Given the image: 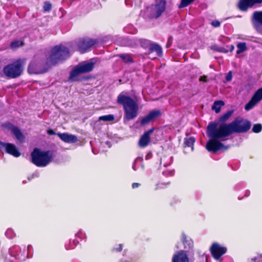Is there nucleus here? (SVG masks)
Instances as JSON below:
<instances>
[{"label": "nucleus", "instance_id": "6", "mask_svg": "<svg viewBox=\"0 0 262 262\" xmlns=\"http://www.w3.org/2000/svg\"><path fill=\"white\" fill-rule=\"evenodd\" d=\"M166 5L165 0H156L148 8L150 17L158 18L161 16L166 10Z\"/></svg>", "mask_w": 262, "mask_h": 262}, {"label": "nucleus", "instance_id": "3", "mask_svg": "<svg viewBox=\"0 0 262 262\" xmlns=\"http://www.w3.org/2000/svg\"><path fill=\"white\" fill-rule=\"evenodd\" d=\"M69 56L68 49L62 45L56 46L53 48L47 57V63L53 65L61 61Z\"/></svg>", "mask_w": 262, "mask_h": 262}, {"label": "nucleus", "instance_id": "30", "mask_svg": "<svg viewBox=\"0 0 262 262\" xmlns=\"http://www.w3.org/2000/svg\"><path fill=\"white\" fill-rule=\"evenodd\" d=\"M114 120V116L113 115H107L102 116L99 117V120L103 121H112Z\"/></svg>", "mask_w": 262, "mask_h": 262}, {"label": "nucleus", "instance_id": "17", "mask_svg": "<svg viewBox=\"0 0 262 262\" xmlns=\"http://www.w3.org/2000/svg\"><path fill=\"white\" fill-rule=\"evenodd\" d=\"M4 149H5L8 154L14 157H18L20 155V152L17 150L16 146L13 144L6 143Z\"/></svg>", "mask_w": 262, "mask_h": 262}, {"label": "nucleus", "instance_id": "49", "mask_svg": "<svg viewBox=\"0 0 262 262\" xmlns=\"http://www.w3.org/2000/svg\"><path fill=\"white\" fill-rule=\"evenodd\" d=\"M32 248V246L31 245H28V250H30L31 248Z\"/></svg>", "mask_w": 262, "mask_h": 262}, {"label": "nucleus", "instance_id": "46", "mask_svg": "<svg viewBox=\"0 0 262 262\" xmlns=\"http://www.w3.org/2000/svg\"><path fill=\"white\" fill-rule=\"evenodd\" d=\"M38 176H39V173L38 172H36L32 174V178H33L34 177H38Z\"/></svg>", "mask_w": 262, "mask_h": 262}, {"label": "nucleus", "instance_id": "7", "mask_svg": "<svg viewBox=\"0 0 262 262\" xmlns=\"http://www.w3.org/2000/svg\"><path fill=\"white\" fill-rule=\"evenodd\" d=\"M47 61H43L40 59H33L28 68V71L30 74H40L46 70Z\"/></svg>", "mask_w": 262, "mask_h": 262}, {"label": "nucleus", "instance_id": "20", "mask_svg": "<svg viewBox=\"0 0 262 262\" xmlns=\"http://www.w3.org/2000/svg\"><path fill=\"white\" fill-rule=\"evenodd\" d=\"M81 74H82V73H81L80 69H79L77 66H76L70 73L69 80L71 81L77 80V77Z\"/></svg>", "mask_w": 262, "mask_h": 262}, {"label": "nucleus", "instance_id": "25", "mask_svg": "<svg viewBox=\"0 0 262 262\" xmlns=\"http://www.w3.org/2000/svg\"><path fill=\"white\" fill-rule=\"evenodd\" d=\"M224 104L225 103L223 101H216L214 102L212 106V109L214 110L216 113H219L221 111V106L224 105Z\"/></svg>", "mask_w": 262, "mask_h": 262}, {"label": "nucleus", "instance_id": "34", "mask_svg": "<svg viewBox=\"0 0 262 262\" xmlns=\"http://www.w3.org/2000/svg\"><path fill=\"white\" fill-rule=\"evenodd\" d=\"M252 262H260L262 261V254H258L251 259Z\"/></svg>", "mask_w": 262, "mask_h": 262}, {"label": "nucleus", "instance_id": "5", "mask_svg": "<svg viewBox=\"0 0 262 262\" xmlns=\"http://www.w3.org/2000/svg\"><path fill=\"white\" fill-rule=\"evenodd\" d=\"M24 60L18 59L3 68L4 75L9 78H15L21 75L24 70Z\"/></svg>", "mask_w": 262, "mask_h": 262}, {"label": "nucleus", "instance_id": "27", "mask_svg": "<svg viewBox=\"0 0 262 262\" xmlns=\"http://www.w3.org/2000/svg\"><path fill=\"white\" fill-rule=\"evenodd\" d=\"M237 50L236 54H239L247 50L246 43L245 42H239L237 45Z\"/></svg>", "mask_w": 262, "mask_h": 262}, {"label": "nucleus", "instance_id": "2", "mask_svg": "<svg viewBox=\"0 0 262 262\" xmlns=\"http://www.w3.org/2000/svg\"><path fill=\"white\" fill-rule=\"evenodd\" d=\"M117 101L123 106L124 118L126 120H133L136 118L138 111V105L136 101L124 93H121L118 96Z\"/></svg>", "mask_w": 262, "mask_h": 262}, {"label": "nucleus", "instance_id": "36", "mask_svg": "<svg viewBox=\"0 0 262 262\" xmlns=\"http://www.w3.org/2000/svg\"><path fill=\"white\" fill-rule=\"evenodd\" d=\"M232 78V72L229 71L226 76V80L227 81H230L231 80Z\"/></svg>", "mask_w": 262, "mask_h": 262}, {"label": "nucleus", "instance_id": "45", "mask_svg": "<svg viewBox=\"0 0 262 262\" xmlns=\"http://www.w3.org/2000/svg\"><path fill=\"white\" fill-rule=\"evenodd\" d=\"M252 3H253V4L254 5L255 4H259V3H262V0H251Z\"/></svg>", "mask_w": 262, "mask_h": 262}, {"label": "nucleus", "instance_id": "41", "mask_svg": "<svg viewBox=\"0 0 262 262\" xmlns=\"http://www.w3.org/2000/svg\"><path fill=\"white\" fill-rule=\"evenodd\" d=\"M140 184L138 183H134L132 184V188H136L139 187Z\"/></svg>", "mask_w": 262, "mask_h": 262}, {"label": "nucleus", "instance_id": "31", "mask_svg": "<svg viewBox=\"0 0 262 262\" xmlns=\"http://www.w3.org/2000/svg\"><path fill=\"white\" fill-rule=\"evenodd\" d=\"M194 0H181V3L180 5V8H184L187 6L189 4L192 3Z\"/></svg>", "mask_w": 262, "mask_h": 262}, {"label": "nucleus", "instance_id": "26", "mask_svg": "<svg viewBox=\"0 0 262 262\" xmlns=\"http://www.w3.org/2000/svg\"><path fill=\"white\" fill-rule=\"evenodd\" d=\"M172 162V158L171 157L164 156L161 160V165H163L164 167L171 164Z\"/></svg>", "mask_w": 262, "mask_h": 262}, {"label": "nucleus", "instance_id": "39", "mask_svg": "<svg viewBox=\"0 0 262 262\" xmlns=\"http://www.w3.org/2000/svg\"><path fill=\"white\" fill-rule=\"evenodd\" d=\"M123 247L121 244L119 245L117 247L114 248V250L116 251H121L122 250Z\"/></svg>", "mask_w": 262, "mask_h": 262}, {"label": "nucleus", "instance_id": "23", "mask_svg": "<svg viewBox=\"0 0 262 262\" xmlns=\"http://www.w3.org/2000/svg\"><path fill=\"white\" fill-rule=\"evenodd\" d=\"M195 142L194 138L193 137H189L185 138L184 140V150H186L187 148H190V151L193 150V144Z\"/></svg>", "mask_w": 262, "mask_h": 262}, {"label": "nucleus", "instance_id": "50", "mask_svg": "<svg viewBox=\"0 0 262 262\" xmlns=\"http://www.w3.org/2000/svg\"><path fill=\"white\" fill-rule=\"evenodd\" d=\"M147 155L146 156V159H147Z\"/></svg>", "mask_w": 262, "mask_h": 262}, {"label": "nucleus", "instance_id": "15", "mask_svg": "<svg viewBox=\"0 0 262 262\" xmlns=\"http://www.w3.org/2000/svg\"><path fill=\"white\" fill-rule=\"evenodd\" d=\"M7 127L11 130L18 140L22 142L24 140V136L21 133V131L16 126H14L10 123L6 124Z\"/></svg>", "mask_w": 262, "mask_h": 262}, {"label": "nucleus", "instance_id": "16", "mask_svg": "<svg viewBox=\"0 0 262 262\" xmlns=\"http://www.w3.org/2000/svg\"><path fill=\"white\" fill-rule=\"evenodd\" d=\"M57 135L61 140L66 143H75L77 141V138L75 135L67 133H58Z\"/></svg>", "mask_w": 262, "mask_h": 262}, {"label": "nucleus", "instance_id": "14", "mask_svg": "<svg viewBox=\"0 0 262 262\" xmlns=\"http://www.w3.org/2000/svg\"><path fill=\"white\" fill-rule=\"evenodd\" d=\"M172 262H189L188 255L183 251L176 252L173 256Z\"/></svg>", "mask_w": 262, "mask_h": 262}, {"label": "nucleus", "instance_id": "44", "mask_svg": "<svg viewBox=\"0 0 262 262\" xmlns=\"http://www.w3.org/2000/svg\"><path fill=\"white\" fill-rule=\"evenodd\" d=\"M47 133L50 135H55V133L54 131L52 129H49L47 130Z\"/></svg>", "mask_w": 262, "mask_h": 262}, {"label": "nucleus", "instance_id": "8", "mask_svg": "<svg viewBox=\"0 0 262 262\" xmlns=\"http://www.w3.org/2000/svg\"><path fill=\"white\" fill-rule=\"evenodd\" d=\"M96 40L89 38H79L75 41L77 50L81 53H83L86 52L90 48L96 43Z\"/></svg>", "mask_w": 262, "mask_h": 262}, {"label": "nucleus", "instance_id": "37", "mask_svg": "<svg viewBox=\"0 0 262 262\" xmlns=\"http://www.w3.org/2000/svg\"><path fill=\"white\" fill-rule=\"evenodd\" d=\"M211 25L214 27H219L220 26L221 23L218 20H214L212 21Z\"/></svg>", "mask_w": 262, "mask_h": 262}, {"label": "nucleus", "instance_id": "32", "mask_svg": "<svg viewBox=\"0 0 262 262\" xmlns=\"http://www.w3.org/2000/svg\"><path fill=\"white\" fill-rule=\"evenodd\" d=\"M261 129H262L261 125L260 124H256L254 125V126L252 128V130L254 133H259L261 130Z\"/></svg>", "mask_w": 262, "mask_h": 262}, {"label": "nucleus", "instance_id": "22", "mask_svg": "<svg viewBox=\"0 0 262 262\" xmlns=\"http://www.w3.org/2000/svg\"><path fill=\"white\" fill-rule=\"evenodd\" d=\"M233 113V110H230L227 112L226 113L223 114L219 119V122H217L219 124L222 123H226L225 122L229 120L230 117Z\"/></svg>", "mask_w": 262, "mask_h": 262}, {"label": "nucleus", "instance_id": "43", "mask_svg": "<svg viewBox=\"0 0 262 262\" xmlns=\"http://www.w3.org/2000/svg\"><path fill=\"white\" fill-rule=\"evenodd\" d=\"M6 143L0 141V150L5 148Z\"/></svg>", "mask_w": 262, "mask_h": 262}, {"label": "nucleus", "instance_id": "18", "mask_svg": "<svg viewBox=\"0 0 262 262\" xmlns=\"http://www.w3.org/2000/svg\"><path fill=\"white\" fill-rule=\"evenodd\" d=\"M94 66L93 62H85L78 65V67L82 74L91 71Z\"/></svg>", "mask_w": 262, "mask_h": 262}, {"label": "nucleus", "instance_id": "11", "mask_svg": "<svg viewBox=\"0 0 262 262\" xmlns=\"http://www.w3.org/2000/svg\"><path fill=\"white\" fill-rule=\"evenodd\" d=\"M154 128H151L148 130L144 132V133L140 137L138 145L141 148L146 147L150 142V135L153 132Z\"/></svg>", "mask_w": 262, "mask_h": 262}, {"label": "nucleus", "instance_id": "33", "mask_svg": "<svg viewBox=\"0 0 262 262\" xmlns=\"http://www.w3.org/2000/svg\"><path fill=\"white\" fill-rule=\"evenodd\" d=\"M5 234H6V236L9 238H12L15 235L14 232H13V230L11 229H7L5 232Z\"/></svg>", "mask_w": 262, "mask_h": 262}, {"label": "nucleus", "instance_id": "40", "mask_svg": "<svg viewBox=\"0 0 262 262\" xmlns=\"http://www.w3.org/2000/svg\"><path fill=\"white\" fill-rule=\"evenodd\" d=\"M139 160H141V159L140 158H136V159H135V162H134V164H133V169H134V170H136V168H135V164H136V163L137 161H139Z\"/></svg>", "mask_w": 262, "mask_h": 262}, {"label": "nucleus", "instance_id": "24", "mask_svg": "<svg viewBox=\"0 0 262 262\" xmlns=\"http://www.w3.org/2000/svg\"><path fill=\"white\" fill-rule=\"evenodd\" d=\"M149 50L151 52H156L157 55L160 56L162 53L161 47L157 44L151 43L149 46Z\"/></svg>", "mask_w": 262, "mask_h": 262}, {"label": "nucleus", "instance_id": "21", "mask_svg": "<svg viewBox=\"0 0 262 262\" xmlns=\"http://www.w3.org/2000/svg\"><path fill=\"white\" fill-rule=\"evenodd\" d=\"M182 240L183 243L184 248L186 249H190L193 247V242L191 239L187 238L184 233L182 234Z\"/></svg>", "mask_w": 262, "mask_h": 262}, {"label": "nucleus", "instance_id": "38", "mask_svg": "<svg viewBox=\"0 0 262 262\" xmlns=\"http://www.w3.org/2000/svg\"><path fill=\"white\" fill-rule=\"evenodd\" d=\"M163 173L164 174V175H169V176H173V174H174V171L173 170H169L168 171H164L163 172Z\"/></svg>", "mask_w": 262, "mask_h": 262}, {"label": "nucleus", "instance_id": "10", "mask_svg": "<svg viewBox=\"0 0 262 262\" xmlns=\"http://www.w3.org/2000/svg\"><path fill=\"white\" fill-rule=\"evenodd\" d=\"M262 100V88L259 89L253 95L250 101L245 105V109L249 111Z\"/></svg>", "mask_w": 262, "mask_h": 262}, {"label": "nucleus", "instance_id": "13", "mask_svg": "<svg viewBox=\"0 0 262 262\" xmlns=\"http://www.w3.org/2000/svg\"><path fill=\"white\" fill-rule=\"evenodd\" d=\"M160 114V112L158 110L151 111L147 116L142 118L141 120V124L142 125L147 124L154 119L159 116Z\"/></svg>", "mask_w": 262, "mask_h": 262}, {"label": "nucleus", "instance_id": "4", "mask_svg": "<svg viewBox=\"0 0 262 262\" xmlns=\"http://www.w3.org/2000/svg\"><path fill=\"white\" fill-rule=\"evenodd\" d=\"M31 158L32 163L36 166L45 167L52 162L53 154L50 151H43L35 148L31 153Z\"/></svg>", "mask_w": 262, "mask_h": 262}, {"label": "nucleus", "instance_id": "12", "mask_svg": "<svg viewBox=\"0 0 262 262\" xmlns=\"http://www.w3.org/2000/svg\"><path fill=\"white\" fill-rule=\"evenodd\" d=\"M252 21L256 30L262 28V11H255L252 17Z\"/></svg>", "mask_w": 262, "mask_h": 262}, {"label": "nucleus", "instance_id": "47", "mask_svg": "<svg viewBox=\"0 0 262 262\" xmlns=\"http://www.w3.org/2000/svg\"><path fill=\"white\" fill-rule=\"evenodd\" d=\"M163 184H158L157 185V187H156V189H158V188H164V187L161 186V185H163Z\"/></svg>", "mask_w": 262, "mask_h": 262}, {"label": "nucleus", "instance_id": "28", "mask_svg": "<svg viewBox=\"0 0 262 262\" xmlns=\"http://www.w3.org/2000/svg\"><path fill=\"white\" fill-rule=\"evenodd\" d=\"M24 45V42L21 40H14L11 43V48L15 50L18 48L23 46Z\"/></svg>", "mask_w": 262, "mask_h": 262}, {"label": "nucleus", "instance_id": "1", "mask_svg": "<svg viewBox=\"0 0 262 262\" xmlns=\"http://www.w3.org/2000/svg\"><path fill=\"white\" fill-rule=\"evenodd\" d=\"M250 127V122L242 118H237L228 123L219 124L215 122H211L207 127V134L210 138L206 144L207 149L213 152L227 149L229 147L225 146L221 141L226 140L228 137L233 133L246 132Z\"/></svg>", "mask_w": 262, "mask_h": 262}, {"label": "nucleus", "instance_id": "19", "mask_svg": "<svg viewBox=\"0 0 262 262\" xmlns=\"http://www.w3.org/2000/svg\"><path fill=\"white\" fill-rule=\"evenodd\" d=\"M253 5L254 4L251 0H240L238 4V7L240 10L245 11Z\"/></svg>", "mask_w": 262, "mask_h": 262}, {"label": "nucleus", "instance_id": "29", "mask_svg": "<svg viewBox=\"0 0 262 262\" xmlns=\"http://www.w3.org/2000/svg\"><path fill=\"white\" fill-rule=\"evenodd\" d=\"M119 57L125 62H130L132 61V57L130 55L128 54H121L118 55Z\"/></svg>", "mask_w": 262, "mask_h": 262}, {"label": "nucleus", "instance_id": "9", "mask_svg": "<svg viewBox=\"0 0 262 262\" xmlns=\"http://www.w3.org/2000/svg\"><path fill=\"white\" fill-rule=\"evenodd\" d=\"M212 257L216 260L221 261L222 256L226 253L227 249L217 243H213L210 248Z\"/></svg>", "mask_w": 262, "mask_h": 262}, {"label": "nucleus", "instance_id": "42", "mask_svg": "<svg viewBox=\"0 0 262 262\" xmlns=\"http://www.w3.org/2000/svg\"><path fill=\"white\" fill-rule=\"evenodd\" d=\"M200 81L206 82L207 81V77L206 76H201Z\"/></svg>", "mask_w": 262, "mask_h": 262}, {"label": "nucleus", "instance_id": "48", "mask_svg": "<svg viewBox=\"0 0 262 262\" xmlns=\"http://www.w3.org/2000/svg\"><path fill=\"white\" fill-rule=\"evenodd\" d=\"M234 49V46H231V49H230V51H232Z\"/></svg>", "mask_w": 262, "mask_h": 262}, {"label": "nucleus", "instance_id": "35", "mask_svg": "<svg viewBox=\"0 0 262 262\" xmlns=\"http://www.w3.org/2000/svg\"><path fill=\"white\" fill-rule=\"evenodd\" d=\"M51 4L48 2L45 3L43 10L45 11H49L51 9Z\"/></svg>", "mask_w": 262, "mask_h": 262}]
</instances>
